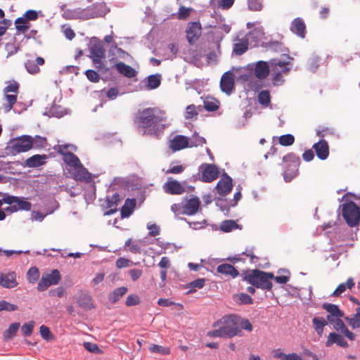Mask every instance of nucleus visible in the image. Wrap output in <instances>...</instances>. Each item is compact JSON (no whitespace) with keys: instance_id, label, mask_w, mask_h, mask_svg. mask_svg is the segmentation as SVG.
<instances>
[{"instance_id":"obj_62","label":"nucleus","mask_w":360,"mask_h":360,"mask_svg":"<svg viewBox=\"0 0 360 360\" xmlns=\"http://www.w3.org/2000/svg\"><path fill=\"white\" fill-rule=\"evenodd\" d=\"M18 89H19V84L16 82H13L4 88V92L5 94H8L9 92H13L15 94H17Z\"/></svg>"},{"instance_id":"obj_39","label":"nucleus","mask_w":360,"mask_h":360,"mask_svg":"<svg viewBox=\"0 0 360 360\" xmlns=\"http://www.w3.org/2000/svg\"><path fill=\"white\" fill-rule=\"evenodd\" d=\"M259 103L264 106L268 107L271 103V96L268 90H263L259 93L258 95Z\"/></svg>"},{"instance_id":"obj_59","label":"nucleus","mask_w":360,"mask_h":360,"mask_svg":"<svg viewBox=\"0 0 360 360\" xmlns=\"http://www.w3.org/2000/svg\"><path fill=\"white\" fill-rule=\"evenodd\" d=\"M76 169H78V171H77L75 173V179L76 180H80V181L85 180L86 178V175L88 174L86 169L84 168L83 166L82 165L81 167H77Z\"/></svg>"},{"instance_id":"obj_10","label":"nucleus","mask_w":360,"mask_h":360,"mask_svg":"<svg viewBox=\"0 0 360 360\" xmlns=\"http://www.w3.org/2000/svg\"><path fill=\"white\" fill-rule=\"evenodd\" d=\"M60 272L54 269L50 274H44L37 285L39 291L46 290L50 285H57L60 281Z\"/></svg>"},{"instance_id":"obj_15","label":"nucleus","mask_w":360,"mask_h":360,"mask_svg":"<svg viewBox=\"0 0 360 360\" xmlns=\"http://www.w3.org/2000/svg\"><path fill=\"white\" fill-rule=\"evenodd\" d=\"M163 189L165 193L171 195H181L186 192L183 185L171 177L164 184Z\"/></svg>"},{"instance_id":"obj_28","label":"nucleus","mask_w":360,"mask_h":360,"mask_svg":"<svg viewBox=\"0 0 360 360\" xmlns=\"http://www.w3.org/2000/svg\"><path fill=\"white\" fill-rule=\"evenodd\" d=\"M46 155H34L27 158L26 165L29 167H37L43 165L46 162Z\"/></svg>"},{"instance_id":"obj_33","label":"nucleus","mask_w":360,"mask_h":360,"mask_svg":"<svg viewBox=\"0 0 360 360\" xmlns=\"http://www.w3.org/2000/svg\"><path fill=\"white\" fill-rule=\"evenodd\" d=\"M355 283L352 278H349L346 283H340L333 291V296L339 297L347 289H352L354 286Z\"/></svg>"},{"instance_id":"obj_52","label":"nucleus","mask_w":360,"mask_h":360,"mask_svg":"<svg viewBox=\"0 0 360 360\" xmlns=\"http://www.w3.org/2000/svg\"><path fill=\"white\" fill-rule=\"evenodd\" d=\"M18 309V307L15 304L9 303L6 300L0 301V311H13Z\"/></svg>"},{"instance_id":"obj_57","label":"nucleus","mask_w":360,"mask_h":360,"mask_svg":"<svg viewBox=\"0 0 360 360\" xmlns=\"http://www.w3.org/2000/svg\"><path fill=\"white\" fill-rule=\"evenodd\" d=\"M238 302L242 304H251L253 303L252 297L245 293H240L238 295Z\"/></svg>"},{"instance_id":"obj_23","label":"nucleus","mask_w":360,"mask_h":360,"mask_svg":"<svg viewBox=\"0 0 360 360\" xmlns=\"http://www.w3.org/2000/svg\"><path fill=\"white\" fill-rule=\"evenodd\" d=\"M0 285L6 288H13L18 285L16 275L14 272L0 274Z\"/></svg>"},{"instance_id":"obj_38","label":"nucleus","mask_w":360,"mask_h":360,"mask_svg":"<svg viewBox=\"0 0 360 360\" xmlns=\"http://www.w3.org/2000/svg\"><path fill=\"white\" fill-rule=\"evenodd\" d=\"M19 328H20L19 323H11L9 326L8 328L4 333V339L6 340L12 339L14 336H15Z\"/></svg>"},{"instance_id":"obj_37","label":"nucleus","mask_w":360,"mask_h":360,"mask_svg":"<svg viewBox=\"0 0 360 360\" xmlns=\"http://www.w3.org/2000/svg\"><path fill=\"white\" fill-rule=\"evenodd\" d=\"M107 207L110 209L109 214L116 211L117 203L120 201V195L117 193L107 198Z\"/></svg>"},{"instance_id":"obj_42","label":"nucleus","mask_w":360,"mask_h":360,"mask_svg":"<svg viewBox=\"0 0 360 360\" xmlns=\"http://www.w3.org/2000/svg\"><path fill=\"white\" fill-rule=\"evenodd\" d=\"M5 99L7 102L6 104L4 105L5 112H9L13 107V105L17 101V94H5Z\"/></svg>"},{"instance_id":"obj_50","label":"nucleus","mask_w":360,"mask_h":360,"mask_svg":"<svg viewBox=\"0 0 360 360\" xmlns=\"http://www.w3.org/2000/svg\"><path fill=\"white\" fill-rule=\"evenodd\" d=\"M193 8H186L184 6H181L177 13V18L179 20H186L191 15Z\"/></svg>"},{"instance_id":"obj_46","label":"nucleus","mask_w":360,"mask_h":360,"mask_svg":"<svg viewBox=\"0 0 360 360\" xmlns=\"http://www.w3.org/2000/svg\"><path fill=\"white\" fill-rule=\"evenodd\" d=\"M149 350L153 353L160 354L162 355H168L170 354V349L169 347H165L155 344L150 346Z\"/></svg>"},{"instance_id":"obj_8","label":"nucleus","mask_w":360,"mask_h":360,"mask_svg":"<svg viewBox=\"0 0 360 360\" xmlns=\"http://www.w3.org/2000/svg\"><path fill=\"white\" fill-rule=\"evenodd\" d=\"M36 141L30 136L24 135L13 140L10 148L13 153H25L32 148Z\"/></svg>"},{"instance_id":"obj_51","label":"nucleus","mask_w":360,"mask_h":360,"mask_svg":"<svg viewBox=\"0 0 360 360\" xmlns=\"http://www.w3.org/2000/svg\"><path fill=\"white\" fill-rule=\"evenodd\" d=\"M206 143L205 138L194 134L191 139H189V147H198Z\"/></svg>"},{"instance_id":"obj_5","label":"nucleus","mask_w":360,"mask_h":360,"mask_svg":"<svg viewBox=\"0 0 360 360\" xmlns=\"http://www.w3.org/2000/svg\"><path fill=\"white\" fill-rule=\"evenodd\" d=\"M108 11L105 2L97 3L85 9L74 11L71 15L72 18L88 20L104 16Z\"/></svg>"},{"instance_id":"obj_11","label":"nucleus","mask_w":360,"mask_h":360,"mask_svg":"<svg viewBox=\"0 0 360 360\" xmlns=\"http://www.w3.org/2000/svg\"><path fill=\"white\" fill-rule=\"evenodd\" d=\"M233 188V181L231 176L224 173L220 180L217 182L215 189L219 195L225 196L229 194Z\"/></svg>"},{"instance_id":"obj_35","label":"nucleus","mask_w":360,"mask_h":360,"mask_svg":"<svg viewBox=\"0 0 360 360\" xmlns=\"http://www.w3.org/2000/svg\"><path fill=\"white\" fill-rule=\"evenodd\" d=\"M345 319L353 329L360 328V307H356L355 314L351 316L345 317Z\"/></svg>"},{"instance_id":"obj_49","label":"nucleus","mask_w":360,"mask_h":360,"mask_svg":"<svg viewBox=\"0 0 360 360\" xmlns=\"http://www.w3.org/2000/svg\"><path fill=\"white\" fill-rule=\"evenodd\" d=\"M27 279L31 283H34L39 277V271L35 266L31 267L27 271Z\"/></svg>"},{"instance_id":"obj_29","label":"nucleus","mask_w":360,"mask_h":360,"mask_svg":"<svg viewBox=\"0 0 360 360\" xmlns=\"http://www.w3.org/2000/svg\"><path fill=\"white\" fill-rule=\"evenodd\" d=\"M77 302L81 307L91 309L94 307L91 297L84 292H81L77 298Z\"/></svg>"},{"instance_id":"obj_61","label":"nucleus","mask_w":360,"mask_h":360,"mask_svg":"<svg viewBox=\"0 0 360 360\" xmlns=\"http://www.w3.org/2000/svg\"><path fill=\"white\" fill-rule=\"evenodd\" d=\"M148 236L155 237L160 234V227L155 224H148Z\"/></svg>"},{"instance_id":"obj_31","label":"nucleus","mask_w":360,"mask_h":360,"mask_svg":"<svg viewBox=\"0 0 360 360\" xmlns=\"http://www.w3.org/2000/svg\"><path fill=\"white\" fill-rule=\"evenodd\" d=\"M136 206V200L127 198L121 210L122 217H129Z\"/></svg>"},{"instance_id":"obj_1","label":"nucleus","mask_w":360,"mask_h":360,"mask_svg":"<svg viewBox=\"0 0 360 360\" xmlns=\"http://www.w3.org/2000/svg\"><path fill=\"white\" fill-rule=\"evenodd\" d=\"M166 120L165 111L158 108H147L138 112L135 122L144 129L143 134L158 136L166 127L163 123Z\"/></svg>"},{"instance_id":"obj_7","label":"nucleus","mask_w":360,"mask_h":360,"mask_svg":"<svg viewBox=\"0 0 360 360\" xmlns=\"http://www.w3.org/2000/svg\"><path fill=\"white\" fill-rule=\"evenodd\" d=\"M4 201L5 204L11 205V207L6 209V211L7 212H14L18 210L30 211L32 208V204L27 201L23 197H17L10 195L8 194H4Z\"/></svg>"},{"instance_id":"obj_56","label":"nucleus","mask_w":360,"mask_h":360,"mask_svg":"<svg viewBox=\"0 0 360 360\" xmlns=\"http://www.w3.org/2000/svg\"><path fill=\"white\" fill-rule=\"evenodd\" d=\"M39 333L41 337L46 340H49L53 338V335L49 328L44 325L40 326Z\"/></svg>"},{"instance_id":"obj_14","label":"nucleus","mask_w":360,"mask_h":360,"mask_svg":"<svg viewBox=\"0 0 360 360\" xmlns=\"http://www.w3.org/2000/svg\"><path fill=\"white\" fill-rule=\"evenodd\" d=\"M168 146L172 152H176L189 147V139L183 135H176L169 140Z\"/></svg>"},{"instance_id":"obj_2","label":"nucleus","mask_w":360,"mask_h":360,"mask_svg":"<svg viewBox=\"0 0 360 360\" xmlns=\"http://www.w3.org/2000/svg\"><path fill=\"white\" fill-rule=\"evenodd\" d=\"M213 330L207 333L211 338H231L242 336V330L238 327V318L235 315L224 316L215 321Z\"/></svg>"},{"instance_id":"obj_36","label":"nucleus","mask_w":360,"mask_h":360,"mask_svg":"<svg viewBox=\"0 0 360 360\" xmlns=\"http://www.w3.org/2000/svg\"><path fill=\"white\" fill-rule=\"evenodd\" d=\"M128 289L126 287H120L113 290L109 296V300L112 303H116L120 300L127 292Z\"/></svg>"},{"instance_id":"obj_16","label":"nucleus","mask_w":360,"mask_h":360,"mask_svg":"<svg viewBox=\"0 0 360 360\" xmlns=\"http://www.w3.org/2000/svg\"><path fill=\"white\" fill-rule=\"evenodd\" d=\"M91 58L95 67L100 69L103 65L101 59L105 58V51L101 44H95L90 49Z\"/></svg>"},{"instance_id":"obj_3","label":"nucleus","mask_w":360,"mask_h":360,"mask_svg":"<svg viewBox=\"0 0 360 360\" xmlns=\"http://www.w3.org/2000/svg\"><path fill=\"white\" fill-rule=\"evenodd\" d=\"M242 281H246L255 288L264 290H271L273 284L271 281L274 278L272 272H266L259 269L243 271L241 274Z\"/></svg>"},{"instance_id":"obj_41","label":"nucleus","mask_w":360,"mask_h":360,"mask_svg":"<svg viewBox=\"0 0 360 360\" xmlns=\"http://www.w3.org/2000/svg\"><path fill=\"white\" fill-rule=\"evenodd\" d=\"M248 49V40H241L238 43L234 44L233 46V52L236 55H242Z\"/></svg>"},{"instance_id":"obj_44","label":"nucleus","mask_w":360,"mask_h":360,"mask_svg":"<svg viewBox=\"0 0 360 360\" xmlns=\"http://www.w3.org/2000/svg\"><path fill=\"white\" fill-rule=\"evenodd\" d=\"M35 325L34 321H30L27 323H24L21 327V332L23 336L29 337L32 335L33 329Z\"/></svg>"},{"instance_id":"obj_20","label":"nucleus","mask_w":360,"mask_h":360,"mask_svg":"<svg viewBox=\"0 0 360 360\" xmlns=\"http://www.w3.org/2000/svg\"><path fill=\"white\" fill-rule=\"evenodd\" d=\"M269 65L267 62L259 60L255 64L254 74L259 79H266L269 74Z\"/></svg>"},{"instance_id":"obj_54","label":"nucleus","mask_w":360,"mask_h":360,"mask_svg":"<svg viewBox=\"0 0 360 360\" xmlns=\"http://www.w3.org/2000/svg\"><path fill=\"white\" fill-rule=\"evenodd\" d=\"M283 271L285 274V275L277 276L273 278L275 281L280 284H285L289 281L290 274L287 270H283Z\"/></svg>"},{"instance_id":"obj_18","label":"nucleus","mask_w":360,"mask_h":360,"mask_svg":"<svg viewBox=\"0 0 360 360\" xmlns=\"http://www.w3.org/2000/svg\"><path fill=\"white\" fill-rule=\"evenodd\" d=\"M341 319L342 318L336 319L334 322H332L330 324L333 325V328L336 331L343 334L345 338H348L351 341L354 340L356 337L355 334L347 328Z\"/></svg>"},{"instance_id":"obj_45","label":"nucleus","mask_w":360,"mask_h":360,"mask_svg":"<svg viewBox=\"0 0 360 360\" xmlns=\"http://www.w3.org/2000/svg\"><path fill=\"white\" fill-rule=\"evenodd\" d=\"M16 30L22 33H25L28 29L29 25H27V20L24 18H18L15 21Z\"/></svg>"},{"instance_id":"obj_9","label":"nucleus","mask_w":360,"mask_h":360,"mask_svg":"<svg viewBox=\"0 0 360 360\" xmlns=\"http://www.w3.org/2000/svg\"><path fill=\"white\" fill-rule=\"evenodd\" d=\"M200 180L205 183H210L216 180L219 174V168L213 164L205 163L200 165Z\"/></svg>"},{"instance_id":"obj_60","label":"nucleus","mask_w":360,"mask_h":360,"mask_svg":"<svg viewBox=\"0 0 360 360\" xmlns=\"http://www.w3.org/2000/svg\"><path fill=\"white\" fill-rule=\"evenodd\" d=\"M85 75L87 79L92 82H98L100 80L99 75L93 70H87Z\"/></svg>"},{"instance_id":"obj_63","label":"nucleus","mask_w":360,"mask_h":360,"mask_svg":"<svg viewBox=\"0 0 360 360\" xmlns=\"http://www.w3.org/2000/svg\"><path fill=\"white\" fill-rule=\"evenodd\" d=\"M128 274L133 281H136L142 276L143 271L141 269H132L129 270Z\"/></svg>"},{"instance_id":"obj_22","label":"nucleus","mask_w":360,"mask_h":360,"mask_svg":"<svg viewBox=\"0 0 360 360\" xmlns=\"http://www.w3.org/2000/svg\"><path fill=\"white\" fill-rule=\"evenodd\" d=\"M290 30L301 38H304L306 34V25L300 18L294 19L290 25Z\"/></svg>"},{"instance_id":"obj_12","label":"nucleus","mask_w":360,"mask_h":360,"mask_svg":"<svg viewBox=\"0 0 360 360\" xmlns=\"http://www.w3.org/2000/svg\"><path fill=\"white\" fill-rule=\"evenodd\" d=\"M186 39L190 44H194L201 36L202 27L199 22H191L186 28Z\"/></svg>"},{"instance_id":"obj_48","label":"nucleus","mask_w":360,"mask_h":360,"mask_svg":"<svg viewBox=\"0 0 360 360\" xmlns=\"http://www.w3.org/2000/svg\"><path fill=\"white\" fill-rule=\"evenodd\" d=\"M278 142L281 146H290L295 142V137L292 134L282 135L278 139Z\"/></svg>"},{"instance_id":"obj_34","label":"nucleus","mask_w":360,"mask_h":360,"mask_svg":"<svg viewBox=\"0 0 360 360\" xmlns=\"http://www.w3.org/2000/svg\"><path fill=\"white\" fill-rule=\"evenodd\" d=\"M314 330L319 336L323 334L324 327L328 325V321L323 317H314L312 319Z\"/></svg>"},{"instance_id":"obj_55","label":"nucleus","mask_w":360,"mask_h":360,"mask_svg":"<svg viewBox=\"0 0 360 360\" xmlns=\"http://www.w3.org/2000/svg\"><path fill=\"white\" fill-rule=\"evenodd\" d=\"M320 63V58L316 56H313L309 58L308 60V66L311 71H315Z\"/></svg>"},{"instance_id":"obj_40","label":"nucleus","mask_w":360,"mask_h":360,"mask_svg":"<svg viewBox=\"0 0 360 360\" xmlns=\"http://www.w3.org/2000/svg\"><path fill=\"white\" fill-rule=\"evenodd\" d=\"M219 107V103L217 100L210 98L204 101V108L206 110L213 112L217 110Z\"/></svg>"},{"instance_id":"obj_47","label":"nucleus","mask_w":360,"mask_h":360,"mask_svg":"<svg viewBox=\"0 0 360 360\" xmlns=\"http://www.w3.org/2000/svg\"><path fill=\"white\" fill-rule=\"evenodd\" d=\"M238 227V224L233 220H226L221 223L220 228L224 232H230Z\"/></svg>"},{"instance_id":"obj_30","label":"nucleus","mask_w":360,"mask_h":360,"mask_svg":"<svg viewBox=\"0 0 360 360\" xmlns=\"http://www.w3.org/2000/svg\"><path fill=\"white\" fill-rule=\"evenodd\" d=\"M63 160L68 166L75 169L82 167V163L79 159L72 153L64 154Z\"/></svg>"},{"instance_id":"obj_43","label":"nucleus","mask_w":360,"mask_h":360,"mask_svg":"<svg viewBox=\"0 0 360 360\" xmlns=\"http://www.w3.org/2000/svg\"><path fill=\"white\" fill-rule=\"evenodd\" d=\"M161 79L160 75H152L148 77V87L150 89L158 88L160 85Z\"/></svg>"},{"instance_id":"obj_6","label":"nucleus","mask_w":360,"mask_h":360,"mask_svg":"<svg viewBox=\"0 0 360 360\" xmlns=\"http://www.w3.org/2000/svg\"><path fill=\"white\" fill-rule=\"evenodd\" d=\"M342 216L349 226L358 225L360 221V207L353 201L343 204Z\"/></svg>"},{"instance_id":"obj_17","label":"nucleus","mask_w":360,"mask_h":360,"mask_svg":"<svg viewBox=\"0 0 360 360\" xmlns=\"http://www.w3.org/2000/svg\"><path fill=\"white\" fill-rule=\"evenodd\" d=\"M200 201L199 198L197 196H193L191 198L187 200L183 205L182 214L189 216L194 215L200 209Z\"/></svg>"},{"instance_id":"obj_19","label":"nucleus","mask_w":360,"mask_h":360,"mask_svg":"<svg viewBox=\"0 0 360 360\" xmlns=\"http://www.w3.org/2000/svg\"><path fill=\"white\" fill-rule=\"evenodd\" d=\"M333 344H336L343 348L349 347V345L345 338L338 333L332 332L329 333L326 342V347H331Z\"/></svg>"},{"instance_id":"obj_64","label":"nucleus","mask_w":360,"mask_h":360,"mask_svg":"<svg viewBox=\"0 0 360 360\" xmlns=\"http://www.w3.org/2000/svg\"><path fill=\"white\" fill-rule=\"evenodd\" d=\"M248 6L252 11H260L262 8V4L259 0H248Z\"/></svg>"},{"instance_id":"obj_25","label":"nucleus","mask_w":360,"mask_h":360,"mask_svg":"<svg viewBox=\"0 0 360 360\" xmlns=\"http://www.w3.org/2000/svg\"><path fill=\"white\" fill-rule=\"evenodd\" d=\"M270 65L272 71L281 72L282 74H288L290 70V62L281 61L277 59H271L270 61Z\"/></svg>"},{"instance_id":"obj_32","label":"nucleus","mask_w":360,"mask_h":360,"mask_svg":"<svg viewBox=\"0 0 360 360\" xmlns=\"http://www.w3.org/2000/svg\"><path fill=\"white\" fill-rule=\"evenodd\" d=\"M323 309H324L328 314L329 317L331 316H344L345 314L342 311H341L339 307L334 304L330 303H323L322 305Z\"/></svg>"},{"instance_id":"obj_4","label":"nucleus","mask_w":360,"mask_h":360,"mask_svg":"<svg viewBox=\"0 0 360 360\" xmlns=\"http://www.w3.org/2000/svg\"><path fill=\"white\" fill-rule=\"evenodd\" d=\"M300 159L292 153H288L283 158V178L290 182L299 174Z\"/></svg>"},{"instance_id":"obj_53","label":"nucleus","mask_w":360,"mask_h":360,"mask_svg":"<svg viewBox=\"0 0 360 360\" xmlns=\"http://www.w3.org/2000/svg\"><path fill=\"white\" fill-rule=\"evenodd\" d=\"M263 46L275 51H282L283 44L281 42L277 41H272L266 43V45H263Z\"/></svg>"},{"instance_id":"obj_21","label":"nucleus","mask_w":360,"mask_h":360,"mask_svg":"<svg viewBox=\"0 0 360 360\" xmlns=\"http://www.w3.org/2000/svg\"><path fill=\"white\" fill-rule=\"evenodd\" d=\"M317 157L322 160H326L329 155V146L326 141L322 139L313 145Z\"/></svg>"},{"instance_id":"obj_26","label":"nucleus","mask_w":360,"mask_h":360,"mask_svg":"<svg viewBox=\"0 0 360 360\" xmlns=\"http://www.w3.org/2000/svg\"><path fill=\"white\" fill-rule=\"evenodd\" d=\"M217 271L221 274L226 276H230L233 278L239 276L238 271L230 264H222L219 265L217 268Z\"/></svg>"},{"instance_id":"obj_58","label":"nucleus","mask_w":360,"mask_h":360,"mask_svg":"<svg viewBox=\"0 0 360 360\" xmlns=\"http://www.w3.org/2000/svg\"><path fill=\"white\" fill-rule=\"evenodd\" d=\"M139 297L136 295L131 294L127 297L125 304L127 307H131L139 304Z\"/></svg>"},{"instance_id":"obj_24","label":"nucleus","mask_w":360,"mask_h":360,"mask_svg":"<svg viewBox=\"0 0 360 360\" xmlns=\"http://www.w3.org/2000/svg\"><path fill=\"white\" fill-rule=\"evenodd\" d=\"M44 62V59L42 57H37L35 60H27L25 63V66L29 73L34 75L40 72L39 66L43 65Z\"/></svg>"},{"instance_id":"obj_13","label":"nucleus","mask_w":360,"mask_h":360,"mask_svg":"<svg viewBox=\"0 0 360 360\" xmlns=\"http://www.w3.org/2000/svg\"><path fill=\"white\" fill-rule=\"evenodd\" d=\"M221 91L227 94H231L235 88V76L231 71L224 73L220 80Z\"/></svg>"},{"instance_id":"obj_27","label":"nucleus","mask_w":360,"mask_h":360,"mask_svg":"<svg viewBox=\"0 0 360 360\" xmlns=\"http://www.w3.org/2000/svg\"><path fill=\"white\" fill-rule=\"evenodd\" d=\"M115 68L120 74L127 78H132L136 75V71L130 65L123 62L117 63L115 64Z\"/></svg>"}]
</instances>
